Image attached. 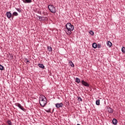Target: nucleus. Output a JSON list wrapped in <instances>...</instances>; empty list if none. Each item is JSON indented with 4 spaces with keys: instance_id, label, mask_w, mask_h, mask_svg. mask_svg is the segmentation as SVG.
<instances>
[{
    "instance_id": "1a4fd4ad",
    "label": "nucleus",
    "mask_w": 125,
    "mask_h": 125,
    "mask_svg": "<svg viewBox=\"0 0 125 125\" xmlns=\"http://www.w3.org/2000/svg\"><path fill=\"white\" fill-rule=\"evenodd\" d=\"M24 3H31L32 0H22Z\"/></svg>"
},
{
    "instance_id": "c85d7f7f",
    "label": "nucleus",
    "mask_w": 125,
    "mask_h": 125,
    "mask_svg": "<svg viewBox=\"0 0 125 125\" xmlns=\"http://www.w3.org/2000/svg\"><path fill=\"white\" fill-rule=\"evenodd\" d=\"M78 100L79 101H83V99L81 97H78Z\"/></svg>"
},
{
    "instance_id": "6e6552de",
    "label": "nucleus",
    "mask_w": 125,
    "mask_h": 125,
    "mask_svg": "<svg viewBox=\"0 0 125 125\" xmlns=\"http://www.w3.org/2000/svg\"><path fill=\"white\" fill-rule=\"evenodd\" d=\"M107 111L109 113V114H113V113L114 112V110H113V109L111 107H109L107 109Z\"/></svg>"
},
{
    "instance_id": "9b49d317",
    "label": "nucleus",
    "mask_w": 125,
    "mask_h": 125,
    "mask_svg": "<svg viewBox=\"0 0 125 125\" xmlns=\"http://www.w3.org/2000/svg\"><path fill=\"white\" fill-rule=\"evenodd\" d=\"M106 44L108 47H111L112 45H113V44L110 41H108Z\"/></svg>"
},
{
    "instance_id": "393cba45",
    "label": "nucleus",
    "mask_w": 125,
    "mask_h": 125,
    "mask_svg": "<svg viewBox=\"0 0 125 125\" xmlns=\"http://www.w3.org/2000/svg\"><path fill=\"white\" fill-rule=\"evenodd\" d=\"M3 66H2L1 64H0V70L1 71H2V70H3Z\"/></svg>"
},
{
    "instance_id": "c756f323",
    "label": "nucleus",
    "mask_w": 125,
    "mask_h": 125,
    "mask_svg": "<svg viewBox=\"0 0 125 125\" xmlns=\"http://www.w3.org/2000/svg\"><path fill=\"white\" fill-rule=\"evenodd\" d=\"M38 18H39V19H41V20L42 19V17L41 16H39Z\"/></svg>"
},
{
    "instance_id": "20e7f679",
    "label": "nucleus",
    "mask_w": 125,
    "mask_h": 125,
    "mask_svg": "<svg viewBox=\"0 0 125 125\" xmlns=\"http://www.w3.org/2000/svg\"><path fill=\"white\" fill-rule=\"evenodd\" d=\"M15 105L17 106V107H18L19 109H21L22 111H25V108H24V107L23 106L21 105V104L19 103H16L15 104Z\"/></svg>"
},
{
    "instance_id": "bb28decb",
    "label": "nucleus",
    "mask_w": 125,
    "mask_h": 125,
    "mask_svg": "<svg viewBox=\"0 0 125 125\" xmlns=\"http://www.w3.org/2000/svg\"><path fill=\"white\" fill-rule=\"evenodd\" d=\"M47 18L43 17V19H41V21H44V20H47Z\"/></svg>"
},
{
    "instance_id": "f8f14e48",
    "label": "nucleus",
    "mask_w": 125,
    "mask_h": 125,
    "mask_svg": "<svg viewBox=\"0 0 125 125\" xmlns=\"http://www.w3.org/2000/svg\"><path fill=\"white\" fill-rule=\"evenodd\" d=\"M69 63L70 66H71V67H75V65L74 64V63H73V62H72L71 61H69Z\"/></svg>"
},
{
    "instance_id": "aec40b11",
    "label": "nucleus",
    "mask_w": 125,
    "mask_h": 125,
    "mask_svg": "<svg viewBox=\"0 0 125 125\" xmlns=\"http://www.w3.org/2000/svg\"><path fill=\"white\" fill-rule=\"evenodd\" d=\"M16 10H17L18 12H19L20 13H21V12H22V10H21L20 8H16Z\"/></svg>"
},
{
    "instance_id": "cd10ccee",
    "label": "nucleus",
    "mask_w": 125,
    "mask_h": 125,
    "mask_svg": "<svg viewBox=\"0 0 125 125\" xmlns=\"http://www.w3.org/2000/svg\"><path fill=\"white\" fill-rule=\"evenodd\" d=\"M25 60L26 61V63L28 64V63L29 62V60H28V59H25Z\"/></svg>"
},
{
    "instance_id": "a211bd4d",
    "label": "nucleus",
    "mask_w": 125,
    "mask_h": 125,
    "mask_svg": "<svg viewBox=\"0 0 125 125\" xmlns=\"http://www.w3.org/2000/svg\"><path fill=\"white\" fill-rule=\"evenodd\" d=\"M96 105H100V100H97L96 101Z\"/></svg>"
},
{
    "instance_id": "4be33fe9",
    "label": "nucleus",
    "mask_w": 125,
    "mask_h": 125,
    "mask_svg": "<svg viewBox=\"0 0 125 125\" xmlns=\"http://www.w3.org/2000/svg\"><path fill=\"white\" fill-rule=\"evenodd\" d=\"M122 51L123 53H125V47L123 46L122 48Z\"/></svg>"
},
{
    "instance_id": "4468645a",
    "label": "nucleus",
    "mask_w": 125,
    "mask_h": 125,
    "mask_svg": "<svg viewBox=\"0 0 125 125\" xmlns=\"http://www.w3.org/2000/svg\"><path fill=\"white\" fill-rule=\"evenodd\" d=\"M92 47L93 48H97V44L96 43H93L92 44Z\"/></svg>"
},
{
    "instance_id": "423d86ee",
    "label": "nucleus",
    "mask_w": 125,
    "mask_h": 125,
    "mask_svg": "<svg viewBox=\"0 0 125 125\" xmlns=\"http://www.w3.org/2000/svg\"><path fill=\"white\" fill-rule=\"evenodd\" d=\"M55 106L56 108H61V107H63V103H57L55 104Z\"/></svg>"
},
{
    "instance_id": "0eeeda50",
    "label": "nucleus",
    "mask_w": 125,
    "mask_h": 125,
    "mask_svg": "<svg viewBox=\"0 0 125 125\" xmlns=\"http://www.w3.org/2000/svg\"><path fill=\"white\" fill-rule=\"evenodd\" d=\"M6 15L7 18H11V16L12 15V14H11V13L10 12H7L6 13Z\"/></svg>"
},
{
    "instance_id": "ddd939ff",
    "label": "nucleus",
    "mask_w": 125,
    "mask_h": 125,
    "mask_svg": "<svg viewBox=\"0 0 125 125\" xmlns=\"http://www.w3.org/2000/svg\"><path fill=\"white\" fill-rule=\"evenodd\" d=\"M38 66L39 68H42V69H44V65H43L42 64L39 63Z\"/></svg>"
},
{
    "instance_id": "f03ea898",
    "label": "nucleus",
    "mask_w": 125,
    "mask_h": 125,
    "mask_svg": "<svg viewBox=\"0 0 125 125\" xmlns=\"http://www.w3.org/2000/svg\"><path fill=\"white\" fill-rule=\"evenodd\" d=\"M39 103L42 107L45 106L47 103L46 98L43 95H41L39 97Z\"/></svg>"
},
{
    "instance_id": "dca6fc26",
    "label": "nucleus",
    "mask_w": 125,
    "mask_h": 125,
    "mask_svg": "<svg viewBox=\"0 0 125 125\" xmlns=\"http://www.w3.org/2000/svg\"><path fill=\"white\" fill-rule=\"evenodd\" d=\"M75 80L76 82L77 83H81V80H80L79 78H76Z\"/></svg>"
},
{
    "instance_id": "a878e982",
    "label": "nucleus",
    "mask_w": 125,
    "mask_h": 125,
    "mask_svg": "<svg viewBox=\"0 0 125 125\" xmlns=\"http://www.w3.org/2000/svg\"><path fill=\"white\" fill-rule=\"evenodd\" d=\"M51 110V109L49 108L48 110H45V112H46L47 113H50Z\"/></svg>"
},
{
    "instance_id": "5701e85b",
    "label": "nucleus",
    "mask_w": 125,
    "mask_h": 125,
    "mask_svg": "<svg viewBox=\"0 0 125 125\" xmlns=\"http://www.w3.org/2000/svg\"><path fill=\"white\" fill-rule=\"evenodd\" d=\"M7 124L8 125H12V123H11V121H10V120L7 121Z\"/></svg>"
},
{
    "instance_id": "9d476101",
    "label": "nucleus",
    "mask_w": 125,
    "mask_h": 125,
    "mask_svg": "<svg viewBox=\"0 0 125 125\" xmlns=\"http://www.w3.org/2000/svg\"><path fill=\"white\" fill-rule=\"evenodd\" d=\"M112 124L113 125H116L118 124V120L116 119H113L112 120Z\"/></svg>"
},
{
    "instance_id": "412c9836",
    "label": "nucleus",
    "mask_w": 125,
    "mask_h": 125,
    "mask_svg": "<svg viewBox=\"0 0 125 125\" xmlns=\"http://www.w3.org/2000/svg\"><path fill=\"white\" fill-rule=\"evenodd\" d=\"M9 56H10V59L11 60H12V59H13V55H12V54H9Z\"/></svg>"
},
{
    "instance_id": "f3484780",
    "label": "nucleus",
    "mask_w": 125,
    "mask_h": 125,
    "mask_svg": "<svg viewBox=\"0 0 125 125\" xmlns=\"http://www.w3.org/2000/svg\"><path fill=\"white\" fill-rule=\"evenodd\" d=\"M12 16H18V13H17V12H14L12 13Z\"/></svg>"
},
{
    "instance_id": "7ed1b4c3",
    "label": "nucleus",
    "mask_w": 125,
    "mask_h": 125,
    "mask_svg": "<svg viewBox=\"0 0 125 125\" xmlns=\"http://www.w3.org/2000/svg\"><path fill=\"white\" fill-rule=\"evenodd\" d=\"M49 10L52 12V13H56V8L54 6L50 4L48 6Z\"/></svg>"
},
{
    "instance_id": "6ab92c4d",
    "label": "nucleus",
    "mask_w": 125,
    "mask_h": 125,
    "mask_svg": "<svg viewBox=\"0 0 125 125\" xmlns=\"http://www.w3.org/2000/svg\"><path fill=\"white\" fill-rule=\"evenodd\" d=\"M89 34H90V35H91V36H93L94 35V32H93V31H92V30H90L89 32Z\"/></svg>"
},
{
    "instance_id": "b1692460",
    "label": "nucleus",
    "mask_w": 125,
    "mask_h": 125,
    "mask_svg": "<svg viewBox=\"0 0 125 125\" xmlns=\"http://www.w3.org/2000/svg\"><path fill=\"white\" fill-rule=\"evenodd\" d=\"M97 47L98 48H101V44L98 43V44H97Z\"/></svg>"
},
{
    "instance_id": "39448f33",
    "label": "nucleus",
    "mask_w": 125,
    "mask_h": 125,
    "mask_svg": "<svg viewBox=\"0 0 125 125\" xmlns=\"http://www.w3.org/2000/svg\"><path fill=\"white\" fill-rule=\"evenodd\" d=\"M81 82L82 84L84 85V86H86L87 87H88V86H89V84H88V83H87V82H85L83 80H82Z\"/></svg>"
},
{
    "instance_id": "f257e3e1",
    "label": "nucleus",
    "mask_w": 125,
    "mask_h": 125,
    "mask_svg": "<svg viewBox=\"0 0 125 125\" xmlns=\"http://www.w3.org/2000/svg\"><path fill=\"white\" fill-rule=\"evenodd\" d=\"M74 27L71 23L68 22L65 25V32L67 35H71L72 31H74Z\"/></svg>"
},
{
    "instance_id": "2eb2a0df",
    "label": "nucleus",
    "mask_w": 125,
    "mask_h": 125,
    "mask_svg": "<svg viewBox=\"0 0 125 125\" xmlns=\"http://www.w3.org/2000/svg\"><path fill=\"white\" fill-rule=\"evenodd\" d=\"M47 50H48V51H49V52H51V51H52V48L51 47V46H48Z\"/></svg>"
}]
</instances>
